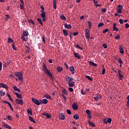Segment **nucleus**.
Segmentation results:
<instances>
[{
    "mask_svg": "<svg viewBox=\"0 0 129 129\" xmlns=\"http://www.w3.org/2000/svg\"><path fill=\"white\" fill-rule=\"evenodd\" d=\"M12 48L14 50H16L17 48H16V46H15V44H12Z\"/></svg>",
    "mask_w": 129,
    "mask_h": 129,
    "instance_id": "4d7b16f0",
    "label": "nucleus"
},
{
    "mask_svg": "<svg viewBox=\"0 0 129 129\" xmlns=\"http://www.w3.org/2000/svg\"><path fill=\"white\" fill-rule=\"evenodd\" d=\"M74 118H75V120H79V115H78V114H75L74 115Z\"/></svg>",
    "mask_w": 129,
    "mask_h": 129,
    "instance_id": "b1692460",
    "label": "nucleus"
},
{
    "mask_svg": "<svg viewBox=\"0 0 129 129\" xmlns=\"http://www.w3.org/2000/svg\"><path fill=\"white\" fill-rule=\"evenodd\" d=\"M81 95H86V92L84 91V88H82V90L81 91Z\"/></svg>",
    "mask_w": 129,
    "mask_h": 129,
    "instance_id": "a19ab883",
    "label": "nucleus"
},
{
    "mask_svg": "<svg viewBox=\"0 0 129 129\" xmlns=\"http://www.w3.org/2000/svg\"><path fill=\"white\" fill-rule=\"evenodd\" d=\"M15 76L18 77V78L20 81H24V77L22 72H16V73H15Z\"/></svg>",
    "mask_w": 129,
    "mask_h": 129,
    "instance_id": "39448f33",
    "label": "nucleus"
},
{
    "mask_svg": "<svg viewBox=\"0 0 129 129\" xmlns=\"http://www.w3.org/2000/svg\"><path fill=\"white\" fill-rule=\"evenodd\" d=\"M104 24L103 22H100L99 24L98 25V27H101L102 26H104Z\"/></svg>",
    "mask_w": 129,
    "mask_h": 129,
    "instance_id": "f704fd0d",
    "label": "nucleus"
},
{
    "mask_svg": "<svg viewBox=\"0 0 129 129\" xmlns=\"http://www.w3.org/2000/svg\"><path fill=\"white\" fill-rule=\"evenodd\" d=\"M112 121V119L111 117H108V119L107 120V122H109V123H111Z\"/></svg>",
    "mask_w": 129,
    "mask_h": 129,
    "instance_id": "864d4df0",
    "label": "nucleus"
},
{
    "mask_svg": "<svg viewBox=\"0 0 129 129\" xmlns=\"http://www.w3.org/2000/svg\"><path fill=\"white\" fill-rule=\"evenodd\" d=\"M6 92H4L3 91H0V96H5Z\"/></svg>",
    "mask_w": 129,
    "mask_h": 129,
    "instance_id": "4c0bfd02",
    "label": "nucleus"
},
{
    "mask_svg": "<svg viewBox=\"0 0 129 129\" xmlns=\"http://www.w3.org/2000/svg\"><path fill=\"white\" fill-rule=\"evenodd\" d=\"M72 107L74 109V110H78V104H75V103H74L72 105Z\"/></svg>",
    "mask_w": 129,
    "mask_h": 129,
    "instance_id": "ddd939ff",
    "label": "nucleus"
},
{
    "mask_svg": "<svg viewBox=\"0 0 129 129\" xmlns=\"http://www.w3.org/2000/svg\"><path fill=\"white\" fill-rule=\"evenodd\" d=\"M56 69H57V72H62L63 68H62V67H57Z\"/></svg>",
    "mask_w": 129,
    "mask_h": 129,
    "instance_id": "a878e982",
    "label": "nucleus"
},
{
    "mask_svg": "<svg viewBox=\"0 0 129 129\" xmlns=\"http://www.w3.org/2000/svg\"><path fill=\"white\" fill-rule=\"evenodd\" d=\"M89 118H92V115H91V112L90 111V110H89V116H88Z\"/></svg>",
    "mask_w": 129,
    "mask_h": 129,
    "instance_id": "bf43d9fd",
    "label": "nucleus"
},
{
    "mask_svg": "<svg viewBox=\"0 0 129 129\" xmlns=\"http://www.w3.org/2000/svg\"><path fill=\"white\" fill-rule=\"evenodd\" d=\"M74 56L75 58H78V59H80L81 56L79 55V54L78 53H74Z\"/></svg>",
    "mask_w": 129,
    "mask_h": 129,
    "instance_id": "412c9836",
    "label": "nucleus"
},
{
    "mask_svg": "<svg viewBox=\"0 0 129 129\" xmlns=\"http://www.w3.org/2000/svg\"><path fill=\"white\" fill-rule=\"evenodd\" d=\"M119 50L121 54H124V51L123 50V45H119Z\"/></svg>",
    "mask_w": 129,
    "mask_h": 129,
    "instance_id": "4468645a",
    "label": "nucleus"
},
{
    "mask_svg": "<svg viewBox=\"0 0 129 129\" xmlns=\"http://www.w3.org/2000/svg\"><path fill=\"white\" fill-rule=\"evenodd\" d=\"M89 63L90 66H93L94 67L97 66V64L96 63H94V61H92L91 60H90Z\"/></svg>",
    "mask_w": 129,
    "mask_h": 129,
    "instance_id": "f3484780",
    "label": "nucleus"
},
{
    "mask_svg": "<svg viewBox=\"0 0 129 129\" xmlns=\"http://www.w3.org/2000/svg\"><path fill=\"white\" fill-rule=\"evenodd\" d=\"M64 26L65 27V29H68L69 30H71L72 29V25L68 24L67 23H66V24H64Z\"/></svg>",
    "mask_w": 129,
    "mask_h": 129,
    "instance_id": "1a4fd4ad",
    "label": "nucleus"
},
{
    "mask_svg": "<svg viewBox=\"0 0 129 129\" xmlns=\"http://www.w3.org/2000/svg\"><path fill=\"white\" fill-rule=\"evenodd\" d=\"M86 78H87L88 79H89V81H92V78H91V77H90V76H86Z\"/></svg>",
    "mask_w": 129,
    "mask_h": 129,
    "instance_id": "49530a36",
    "label": "nucleus"
},
{
    "mask_svg": "<svg viewBox=\"0 0 129 129\" xmlns=\"http://www.w3.org/2000/svg\"><path fill=\"white\" fill-rule=\"evenodd\" d=\"M13 40L12 39V37H8V42H13Z\"/></svg>",
    "mask_w": 129,
    "mask_h": 129,
    "instance_id": "37998d69",
    "label": "nucleus"
},
{
    "mask_svg": "<svg viewBox=\"0 0 129 129\" xmlns=\"http://www.w3.org/2000/svg\"><path fill=\"white\" fill-rule=\"evenodd\" d=\"M108 30H109V29H105V30H103V34H105V32H107Z\"/></svg>",
    "mask_w": 129,
    "mask_h": 129,
    "instance_id": "13d9d810",
    "label": "nucleus"
},
{
    "mask_svg": "<svg viewBox=\"0 0 129 129\" xmlns=\"http://www.w3.org/2000/svg\"><path fill=\"white\" fill-rule=\"evenodd\" d=\"M103 46L104 47V49H107V47H108L107 44H106L105 42H104V43L103 44Z\"/></svg>",
    "mask_w": 129,
    "mask_h": 129,
    "instance_id": "a18cd8bd",
    "label": "nucleus"
},
{
    "mask_svg": "<svg viewBox=\"0 0 129 129\" xmlns=\"http://www.w3.org/2000/svg\"><path fill=\"white\" fill-rule=\"evenodd\" d=\"M66 81L68 82L69 87L74 86L75 85V82L73 81V78H71V77H66Z\"/></svg>",
    "mask_w": 129,
    "mask_h": 129,
    "instance_id": "7ed1b4c3",
    "label": "nucleus"
},
{
    "mask_svg": "<svg viewBox=\"0 0 129 129\" xmlns=\"http://www.w3.org/2000/svg\"><path fill=\"white\" fill-rule=\"evenodd\" d=\"M3 87V88H6V89H9V87L5 83H0V88Z\"/></svg>",
    "mask_w": 129,
    "mask_h": 129,
    "instance_id": "9d476101",
    "label": "nucleus"
},
{
    "mask_svg": "<svg viewBox=\"0 0 129 129\" xmlns=\"http://www.w3.org/2000/svg\"><path fill=\"white\" fill-rule=\"evenodd\" d=\"M4 102L5 103H8V104L9 105V106H10L11 110L12 108V104H11V102H9V101H4Z\"/></svg>",
    "mask_w": 129,
    "mask_h": 129,
    "instance_id": "393cba45",
    "label": "nucleus"
},
{
    "mask_svg": "<svg viewBox=\"0 0 129 129\" xmlns=\"http://www.w3.org/2000/svg\"><path fill=\"white\" fill-rule=\"evenodd\" d=\"M43 71H44L45 74H48V76H50V77H52V75L51 73V72L47 68V66L45 63H43Z\"/></svg>",
    "mask_w": 129,
    "mask_h": 129,
    "instance_id": "20e7f679",
    "label": "nucleus"
},
{
    "mask_svg": "<svg viewBox=\"0 0 129 129\" xmlns=\"http://www.w3.org/2000/svg\"><path fill=\"white\" fill-rule=\"evenodd\" d=\"M15 95L17 96V97L18 99L23 98L22 95H21L20 93H18V92H16L15 93Z\"/></svg>",
    "mask_w": 129,
    "mask_h": 129,
    "instance_id": "2eb2a0df",
    "label": "nucleus"
},
{
    "mask_svg": "<svg viewBox=\"0 0 129 129\" xmlns=\"http://www.w3.org/2000/svg\"><path fill=\"white\" fill-rule=\"evenodd\" d=\"M120 38V35H117V36L115 37V39H116V40H119Z\"/></svg>",
    "mask_w": 129,
    "mask_h": 129,
    "instance_id": "603ef678",
    "label": "nucleus"
},
{
    "mask_svg": "<svg viewBox=\"0 0 129 129\" xmlns=\"http://www.w3.org/2000/svg\"><path fill=\"white\" fill-rule=\"evenodd\" d=\"M38 22L40 24V25H43V22L42 21L41 19H37Z\"/></svg>",
    "mask_w": 129,
    "mask_h": 129,
    "instance_id": "e433bc0d",
    "label": "nucleus"
},
{
    "mask_svg": "<svg viewBox=\"0 0 129 129\" xmlns=\"http://www.w3.org/2000/svg\"><path fill=\"white\" fill-rule=\"evenodd\" d=\"M27 113H28L29 115H33L32 110L30 109H28L27 110Z\"/></svg>",
    "mask_w": 129,
    "mask_h": 129,
    "instance_id": "2f4dec72",
    "label": "nucleus"
},
{
    "mask_svg": "<svg viewBox=\"0 0 129 129\" xmlns=\"http://www.w3.org/2000/svg\"><path fill=\"white\" fill-rule=\"evenodd\" d=\"M10 18L9 15H6V20L8 21Z\"/></svg>",
    "mask_w": 129,
    "mask_h": 129,
    "instance_id": "3c124183",
    "label": "nucleus"
},
{
    "mask_svg": "<svg viewBox=\"0 0 129 129\" xmlns=\"http://www.w3.org/2000/svg\"><path fill=\"white\" fill-rule=\"evenodd\" d=\"M42 41L43 42H44V44H45V43L46 42L45 36H42Z\"/></svg>",
    "mask_w": 129,
    "mask_h": 129,
    "instance_id": "6e6d98bb",
    "label": "nucleus"
},
{
    "mask_svg": "<svg viewBox=\"0 0 129 129\" xmlns=\"http://www.w3.org/2000/svg\"><path fill=\"white\" fill-rule=\"evenodd\" d=\"M60 17L61 18V20H64V21H66L67 19L66 16H64V15H60Z\"/></svg>",
    "mask_w": 129,
    "mask_h": 129,
    "instance_id": "7c9ffc66",
    "label": "nucleus"
},
{
    "mask_svg": "<svg viewBox=\"0 0 129 129\" xmlns=\"http://www.w3.org/2000/svg\"><path fill=\"white\" fill-rule=\"evenodd\" d=\"M94 5L96 6V7H98V1L94 0Z\"/></svg>",
    "mask_w": 129,
    "mask_h": 129,
    "instance_id": "79ce46f5",
    "label": "nucleus"
},
{
    "mask_svg": "<svg viewBox=\"0 0 129 129\" xmlns=\"http://www.w3.org/2000/svg\"><path fill=\"white\" fill-rule=\"evenodd\" d=\"M88 24L89 29H91V27H92V24L91 21H88Z\"/></svg>",
    "mask_w": 129,
    "mask_h": 129,
    "instance_id": "72a5a7b5",
    "label": "nucleus"
},
{
    "mask_svg": "<svg viewBox=\"0 0 129 129\" xmlns=\"http://www.w3.org/2000/svg\"><path fill=\"white\" fill-rule=\"evenodd\" d=\"M32 100L33 102L35 103V105H39L41 103H44V105H46V103H48V100H47L46 97L43 98V100H37L36 98H34L32 97Z\"/></svg>",
    "mask_w": 129,
    "mask_h": 129,
    "instance_id": "f257e3e1",
    "label": "nucleus"
},
{
    "mask_svg": "<svg viewBox=\"0 0 129 129\" xmlns=\"http://www.w3.org/2000/svg\"><path fill=\"white\" fill-rule=\"evenodd\" d=\"M20 8L22 9V10H24V5H20Z\"/></svg>",
    "mask_w": 129,
    "mask_h": 129,
    "instance_id": "774afa93",
    "label": "nucleus"
},
{
    "mask_svg": "<svg viewBox=\"0 0 129 129\" xmlns=\"http://www.w3.org/2000/svg\"><path fill=\"white\" fill-rule=\"evenodd\" d=\"M88 122L91 126H92L93 127H95L96 126L95 124H94V122H93V121H90V120H89Z\"/></svg>",
    "mask_w": 129,
    "mask_h": 129,
    "instance_id": "a211bd4d",
    "label": "nucleus"
},
{
    "mask_svg": "<svg viewBox=\"0 0 129 129\" xmlns=\"http://www.w3.org/2000/svg\"><path fill=\"white\" fill-rule=\"evenodd\" d=\"M44 97H46V100H47V98H48V99L51 98V96H50V95H44Z\"/></svg>",
    "mask_w": 129,
    "mask_h": 129,
    "instance_id": "ea45409f",
    "label": "nucleus"
},
{
    "mask_svg": "<svg viewBox=\"0 0 129 129\" xmlns=\"http://www.w3.org/2000/svg\"><path fill=\"white\" fill-rule=\"evenodd\" d=\"M42 115H45V116H46V117L48 118L51 117V115L50 114H48V112H43Z\"/></svg>",
    "mask_w": 129,
    "mask_h": 129,
    "instance_id": "dca6fc26",
    "label": "nucleus"
},
{
    "mask_svg": "<svg viewBox=\"0 0 129 129\" xmlns=\"http://www.w3.org/2000/svg\"><path fill=\"white\" fill-rule=\"evenodd\" d=\"M23 35H24L25 36H28V35H29L28 31H24Z\"/></svg>",
    "mask_w": 129,
    "mask_h": 129,
    "instance_id": "c9c22d12",
    "label": "nucleus"
},
{
    "mask_svg": "<svg viewBox=\"0 0 129 129\" xmlns=\"http://www.w3.org/2000/svg\"><path fill=\"white\" fill-rule=\"evenodd\" d=\"M105 72H106L105 69V68H103V69H102V74H105Z\"/></svg>",
    "mask_w": 129,
    "mask_h": 129,
    "instance_id": "0e129e2a",
    "label": "nucleus"
},
{
    "mask_svg": "<svg viewBox=\"0 0 129 129\" xmlns=\"http://www.w3.org/2000/svg\"><path fill=\"white\" fill-rule=\"evenodd\" d=\"M21 39L23 40V41H27V39L25 38V36L24 35V32H23L22 36L21 37Z\"/></svg>",
    "mask_w": 129,
    "mask_h": 129,
    "instance_id": "c85d7f7f",
    "label": "nucleus"
},
{
    "mask_svg": "<svg viewBox=\"0 0 129 129\" xmlns=\"http://www.w3.org/2000/svg\"><path fill=\"white\" fill-rule=\"evenodd\" d=\"M125 27L126 28V29H128V28H129V24H125Z\"/></svg>",
    "mask_w": 129,
    "mask_h": 129,
    "instance_id": "69168bd1",
    "label": "nucleus"
},
{
    "mask_svg": "<svg viewBox=\"0 0 129 129\" xmlns=\"http://www.w3.org/2000/svg\"><path fill=\"white\" fill-rule=\"evenodd\" d=\"M13 89H14L15 91H17V92H21V90H20V88L17 87V86H14Z\"/></svg>",
    "mask_w": 129,
    "mask_h": 129,
    "instance_id": "6ab92c4d",
    "label": "nucleus"
},
{
    "mask_svg": "<svg viewBox=\"0 0 129 129\" xmlns=\"http://www.w3.org/2000/svg\"><path fill=\"white\" fill-rule=\"evenodd\" d=\"M63 35H65V36H68L69 32L67 31V30H62Z\"/></svg>",
    "mask_w": 129,
    "mask_h": 129,
    "instance_id": "aec40b11",
    "label": "nucleus"
},
{
    "mask_svg": "<svg viewBox=\"0 0 129 129\" xmlns=\"http://www.w3.org/2000/svg\"><path fill=\"white\" fill-rule=\"evenodd\" d=\"M122 8H123V7L122 5H118L117 7V12H118L119 15H120V13H122Z\"/></svg>",
    "mask_w": 129,
    "mask_h": 129,
    "instance_id": "0eeeda50",
    "label": "nucleus"
},
{
    "mask_svg": "<svg viewBox=\"0 0 129 129\" xmlns=\"http://www.w3.org/2000/svg\"><path fill=\"white\" fill-rule=\"evenodd\" d=\"M69 90L70 92H73L74 88H73V86H70V87L69 88Z\"/></svg>",
    "mask_w": 129,
    "mask_h": 129,
    "instance_id": "58836bf2",
    "label": "nucleus"
},
{
    "mask_svg": "<svg viewBox=\"0 0 129 129\" xmlns=\"http://www.w3.org/2000/svg\"><path fill=\"white\" fill-rule=\"evenodd\" d=\"M86 113H87L88 117V116H89L90 110H86Z\"/></svg>",
    "mask_w": 129,
    "mask_h": 129,
    "instance_id": "e2e57ef3",
    "label": "nucleus"
},
{
    "mask_svg": "<svg viewBox=\"0 0 129 129\" xmlns=\"http://www.w3.org/2000/svg\"><path fill=\"white\" fill-rule=\"evenodd\" d=\"M119 22L120 24V25H122L123 23V20H122V19H119Z\"/></svg>",
    "mask_w": 129,
    "mask_h": 129,
    "instance_id": "c03bdc74",
    "label": "nucleus"
},
{
    "mask_svg": "<svg viewBox=\"0 0 129 129\" xmlns=\"http://www.w3.org/2000/svg\"><path fill=\"white\" fill-rule=\"evenodd\" d=\"M7 117H8V120H13L11 115H8Z\"/></svg>",
    "mask_w": 129,
    "mask_h": 129,
    "instance_id": "09e8293b",
    "label": "nucleus"
},
{
    "mask_svg": "<svg viewBox=\"0 0 129 129\" xmlns=\"http://www.w3.org/2000/svg\"><path fill=\"white\" fill-rule=\"evenodd\" d=\"M29 119L30 120V121H32V122H34L35 123H36L35 120L33 119V117H32V116H30V115H29Z\"/></svg>",
    "mask_w": 129,
    "mask_h": 129,
    "instance_id": "5701e85b",
    "label": "nucleus"
},
{
    "mask_svg": "<svg viewBox=\"0 0 129 129\" xmlns=\"http://www.w3.org/2000/svg\"><path fill=\"white\" fill-rule=\"evenodd\" d=\"M56 5H57V1L53 0V8H54V10H56Z\"/></svg>",
    "mask_w": 129,
    "mask_h": 129,
    "instance_id": "4be33fe9",
    "label": "nucleus"
},
{
    "mask_svg": "<svg viewBox=\"0 0 129 129\" xmlns=\"http://www.w3.org/2000/svg\"><path fill=\"white\" fill-rule=\"evenodd\" d=\"M40 8H41L40 15L42 18V20L43 22H45L46 21V12L44 11V7L43 6H40Z\"/></svg>",
    "mask_w": 129,
    "mask_h": 129,
    "instance_id": "f03ea898",
    "label": "nucleus"
},
{
    "mask_svg": "<svg viewBox=\"0 0 129 129\" xmlns=\"http://www.w3.org/2000/svg\"><path fill=\"white\" fill-rule=\"evenodd\" d=\"M58 117L60 120H64L65 119V115L64 114H59L58 115Z\"/></svg>",
    "mask_w": 129,
    "mask_h": 129,
    "instance_id": "9b49d317",
    "label": "nucleus"
},
{
    "mask_svg": "<svg viewBox=\"0 0 129 129\" xmlns=\"http://www.w3.org/2000/svg\"><path fill=\"white\" fill-rule=\"evenodd\" d=\"M3 126L5 127H7L8 129H12V127H11V126H10V125L7 124H4L3 125Z\"/></svg>",
    "mask_w": 129,
    "mask_h": 129,
    "instance_id": "bb28decb",
    "label": "nucleus"
},
{
    "mask_svg": "<svg viewBox=\"0 0 129 129\" xmlns=\"http://www.w3.org/2000/svg\"><path fill=\"white\" fill-rule=\"evenodd\" d=\"M98 96H95V97H94V100H95V101H98Z\"/></svg>",
    "mask_w": 129,
    "mask_h": 129,
    "instance_id": "338daca9",
    "label": "nucleus"
},
{
    "mask_svg": "<svg viewBox=\"0 0 129 129\" xmlns=\"http://www.w3.org/2000/svg\"><path fill=\"white\" fill-rule=\"evenodd\" d=\"M67 113H69V115H71L72 111L70 109L67 110Z\"/></svg>",
    "mask_w": 129,
    "mask_h": 129,
    "instance_id": "052dcab7",
    "label": "nucleus"
},
{
    "mask_svg": "<svg viewBox=\"0 0 129 129\" xmlns=\"http://www.w3.org/2000/svg\"><path fill=\"white\" fill-rule=\"evenodd\" d=\"M16 103L19 105H24V101L22 100V98H16Z\"/></svg>",
    "mask_w": 129,
    "mask_h": 129,
    "instance_id": "423d86ee",
    "label": "nucleus"
},
{
    "mask_svg": "<svg viewBox=\"0 0 129 129\" xmlns=\"http://www.w3.org/2000/svg\"><path fill=\"white\" fill-rule=\"evenodd\" d=\"M118 74H119V77H118V78L119 79H120V73H121V71L120 70V69H118Z\"/></svg>",
    "mask_w": 129,
    "mask_h": 129,
    "instance_id": "8fccbe9b",
    "label": "nucleus"
},
{
    "mask_svg": "<svg viewBox=\"0 0 129 129\" xmlns=\"http://www.w3.org/2000/svg\"><path fill=\"white\" fill-rule=\"evenodd\" d=\"M28 21L29 23H32L33 25H35V22H34L33 20L30 19L28 20Z\"/></svg>",
    "mask_w": 129,
    "mask_h": 129,
    "instance_id": "473e14b6",
    "label": "nucleus"
},
{
    "mask_svg": "<svg viewBox=\"0 0 129 129\" xmlns=\"http://www.w3.org/2000/svg\"><path fill=\"white\" fill-rule=\"evenodd\" d=\"M62 93L64 94V95H68L67 91L65 90V89L62 90Z\"/></svg>",
    "mask_w": 129,
    "mask_h": 129,
    "instance_id": "de8ad7c7",
    "label": "nucleus"
},
{
    "mask_svg": "<svg viewBox=\"0 0 129 129\" xmlns=\"http://www.w3.org/2000/svg\"><path fill=\"white\" fill-rule=\"evenodd\" d=\"M113 30L114 31H119V29H118V27H116V24H114V25H113Z\"/></svg>",
    "mask_w": 129,
    "mask_h": 129,
    "instance_id": "c756f323",
    "label": "nucleus"
},
{
    "mask_svg": "<svg viewBox=\"0 0 129 129\" xmlns=\"http://www.w3.org/2000/svg\"><path fill=\"white\" fill-rule=\"evenodd\" d=\"M26 47H27V49H26V54H29L30 52V47L28 46V45H26Z\"/></svg>",
    "mask_w": 129,
    "mask_h": 129,
    "instance_id": "cd10ccee",
    "label": "nucleus"
},
{
    "mask_svg": "<svg viewBox=\"0 0 129 129\" xmlns=\"http://www.w3.org/2000/svg\"><path fill=\"white\" fill-rule=\"evenodd\" d=\"M3 69V63L2 61H0V71H2Z\"/></svg>",
    "mask_w": 129,
    "mask_h": 129,
    "instance_id": "5fc2aeb1",
    "label": "nucleus"
},
{
    "mask_svg": "<svg viewBox=\"0 0 129 129\" xmlns=\"http://www.w3.org/2000/svg\"><path fill=\"white\" fill-rule=\"evenodd\" d=\"M85 36L87 37V39H89V37H90V34L88 29H86Z\"/></svg>",
    "mask_w": 129,
    "mask_h": 129,
    "instance_id": "6e6552de",
    "label": "nucleus"
},
{
    "mask_svg": "<svg viewBox=\"0 0 129 129\" xmlns=\"http://www.w3.org/2000/svg\"><path fill=\"white\" fill-rule=\"evenodd\" d=\"M70 70L72 74H74L75 73V69L74 68V66H71L70 68Z\"/></svg>",
    "mask_w": 129,
    "mask_h": 129,
    "instance_id": "f8f14e48",
    "label": "nucleus"
},
{
    "mask_svg": "<svg viewBox=\"0 0 129 129\" xmlns=\"http://www.w3.org/2000/svg\"><path fill=\"white\" fill-rule=\"evenodd\" d=\"M102 12L105 13V12H106V8H102Z\"/></svg>",
    "mask_w": 129,
    "mask_h": 129,
    "instance_id": "680f3d73",
    "label": "nucleus"
}]
</instances>
